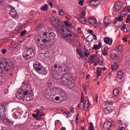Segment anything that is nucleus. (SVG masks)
<instances>
[{"label": "nucleus", "instance_id": "f704fd0d", "mask_svg": "<svg viewBox=\"0 0 130 130\" xmlns=\"http://www.w3.org/2000/svg\"><path fill=\"white\" fill-rule=\"evenodd\" d=\"M47 10H48V5L47 4H45L44 6L41 7V10L44 11V12H46Z\"/></svg>", "mask_w": 130, "mask_h": 130}, {"label": "nucleus", "instance_id": "0eeeda50", "mask_svg": "<svg viewBox=\"0 0 130 130\" xmlns=\"http://www.w3.org/2000/svg\"><path fill=\"white\" fill-rule=\"evenodd\" d=\"M8 7L10 9V16L13 18V19H15L16 20L19 19V15L17 14V11L15 9V8L13 7L12 5L8 4Z\"/></svg>", "mask_w": 130, "mask_h": 130}, {"label": "nucleus", "instance_id": "a878e982", "mask_svg": "<svg viewBox=\"0 0 130 130\" xmlns=\"http://www.w3.org/2000/svg\"><path fill=\"white\" fill-rule=\"evenodd\" d=\"M112 111V109L110 108V107H107L104 109V112L105 114H109Z\"/></svg>", "mask_w": 130, "mask_h": 130}, {"label": "nucleus", "instance_id": "c9c22d12", "mask_svg": "<svg viewBox=\"0 0 130 130\" xmlns=\"http://www.w3.org/2000/svg\"><path fill=\"white\" fill-rule=\"evenodd\" d=\"M100 69H101V68H100V67L97 68V70L96 73L97 75V78H98V77H99L100 75H101V70H100Z\"/></svg>", "mask_w": 130, "mask_h": 130}, {"label": "nucleus", "instance_id": "680f3d73", "mask_svg": "<svg viewBox=\"0 0 130 130\" xmlns=\"http://www.w3.org/2000/svg\"><path fill=\"white\" fill-rule=\"evenodd\" d=\"M52 85H53V83L51 82H48V86L50 88H51V87H52Z\"/></svg>", "mask_w": 130, "mask_h": 130}, {"label": "nucleus", "instance_id": "20e7f679", "mask_svg": "<svg viewBox=\"0 0 130 130\" xmlns=\"http://www.w3.org/2000/svg\"><path fill=\"white\" fill-rule=\"evenodd\" d=\"M34 69L37 73H39L41 75L47 74V70L38 61H36L35 63L34 64Z\"/></svg>", "mask_w": 130, "mask_h": 130}, {"label": "nucleus", "instance_id": "c756f323", "mask_svg": "<svg viewBox=\"0 0 130 130\" xmlns=\"http://www.w3.org/2000/svg\"><path fill=\"white\" fill-rule=\"evenodd\" d=\"M59 95L62 98H64V97H67V93L63 90H61L60 91V93H59Z\"/></svg>", "mask_w": 130, "mask_h": 130}, {"label": "nucleus", "instance_id": "6ab92c4d", "mask_svg": "<svg viewBox=\"0 0 130 130\" xmlns=\"http://www.w3.org/2000/svg\"><path fill=\"white\" fill-rule=\"evenodd\" d=\"M104 41L106 44L111 45V44H112L113 40H112V39H109L108 37H105L104 38Z\"/></svg>", "mask_w": 130, "mask_h": 130}, {"label": "nucleus", "instance_id": "aec40b11", "mask_svg": "<svg viewBox=\"0 0 130 130\" xmlns=\"http://www.w3.org/2000/svg\"><path fill=\"white\" fill-rule=\"evenodd\" d=\"M37 46L40 48H42V47H43V46H44V45H45V43L43 42L42 40V41H40V39H37Z\"/></svg>", "mask_w": 130, "mask_h": 130}, {"label": "nucleus", "instance_id": "9b49d317", "mask_svg": "<svg viewBox=\"0 0 130 130\" xmlns=\"http://www.w3.org/2000/svg\"><path fill=\"white\" fill-rule=\"evenodd\" d=\"M39 56H41V54H43V56H47V54L49 53V52L48 51V49H47L46 48H43L42 47V49L40 51Z\"/></svg>", "mask_w": 130, "mask_h": 130}, {"label": "nucleus", "instance_id": "1a4fd4ad", "mask_svg": "<svg viewBox=\"0 0 130 130\" xmlns=\"http://www.w3.org/2000/svg\"><path fill=\"white\" fill-rule=\"evenodd\" d=\"M43 95L44 96V97H46V98H48V99H49L50 98L51 96H52V93L51 92V90L50 88H48L46 89H45L43 91Z\"/></svg>", "mask_w": 130, "mask_h": 130}, {"label": "nucleus", "instance_id": "58836bf2", "mask_svg": "<svg viewBox=\"0 0 130 130\" xmlns=\"http://www.w3.org/2000/svg\"><path fill=\"white\" fill-rule=\"evenodd\" d=\"M108 20V19H107V18H106V17L104 18V22L105 26H107V25H109V24H110V22H107Z\"/></svg>", "mask_w": 130, "mask_h": 130}, {"label": "nucleus", "instance_id": "6e6d98bb", "mask_svg": "<svg viewBox=\"0 0 130 130\" xmlns=\"http://www.w3.org/2000/svg\"><path fill=\"white\" fill-rule=\"evenodd\" d=\"M79 5L82 6L84 5V0H81L79 2Z\"/></svg>", "mask_w": 130, "mask_h": 130}, {"label": "nucleus", "instance_id": "338daca9", "mask_svg": "<svg viewBox=\"0 0 130 130\" xmlns=\"http://www.w3.org/2000/svg\"><path fill=\"white\" fill-rule=\"evenodd\" d=\"M23 127L22 125H19V130H23Z\"/></svg>", "mask_w": 130, "mask_h": 130}, {"label": "nucleus", "instance_id": "4468645a", "mask_svg": "<svg viewBox=\"0 0 130 130\" xmlns=\"http://www.w3.org/2000/svg\"><path fill=\"white\" fill-rule=\"evenodd\" d=\"M54 44H55V39L50 38L49 41H48L47 44H46V46H49V47H50L51 46H53Z\"/></svg>", "mask_w": 130, "mask_h": 130}, {"label": "nucleus", "instance_id": "f8f14e48", "mask_svg": "<svg viewBox=\"0 0 130 130\" xmlns=\"http://www.w3.org/2000/svg\"><path fill=\"white\" fill-rule=\"evenodd\" d=\"M26 54H27L28 55H32V57H34L35 56V51L33 48H28L27 49V50H25L24 51Z\"/></svg>", "mask_w": 130, "mask_h": 130}, {"label": "nucleus", "instance_id": "c03bdc74", "mask_svg": "<svg viewBox=\"0 0 130 130\" xmlns=\"http://www.w3.org/2000/svg\"><path fill=\"white\" fill-rule=\"evenodd\" d=\"M116 48H117V50L118 51H122V45H120L118 47H116Z\"/></svg>", "mask_w": 130, "mask_h": 130}, {"label": "nucleus", "instance_id": "5fc2aeb1", "mask_svg": "<svg viewBox=\"0 0 130 130\" xmlns=\"http://www.w3.org/2000/svg\"><path fill=\"white\" fill-rule=\"evenodd\" d=\"M70 111L72 113H75V108L74 107L70 108Z\"/></svg>", "mask_w": 130, "mask_h": 130}, {"label": "nucleus", "instance_id": "c85d7f7f", "mask_svg": "<svg viewBox=\"0 0 130 130\" xmlns=\"http://www.w3.org/2000/svg\"><path fill=\"white\" fill-rule=\"evenodd\" d=\"M118 54V52L117 50H114L112 52V53L110 55L112 57H117V55Z\"/></svg>", "mask_w": 130, "mask_h": 130}, {"label": "nucleus", "instance_id": "f3484780", "mask_svg": "<svg viewBox=\"0 0 130 130\" xmlns=\"http://www.w3.org/2000/svg\"><path fill=\"white\" fill-rule=\"evenodd\" d=\"M85 99H87V101H85V104L83 106L84 109L85 111L88 110V108L90 107V101H89V99H88V97H86Z\"/></svg>", "mask_w": 130, "mask_h": 130}, {"label": "nucleus", "instance_id": "de8ad7c7", "mask_svg": "<svg viewBox=\"0 0 130 130\" xmlns=\"http://www.w3.org/2000/svg\"><path fill=\"white\" fill-rule=\"evenodd\" d=\"M64 24H65L66 26L69 27V25L71 24V22H69L68 21H64Z\"/></svg>", "mask_w": 130, "mask_h": 130}, {"label": "nucleus", "instance_id": "473e14b6", "mask_svg": "<svg viewBox=\"0 0 130 130\" xmlns=\"http://www.w3.org/2000/svg\"><path fill=\"white\" fill-rule=\"evenodd\" d=\"M113 93L114 94V96H118L119 94V90L117 88L114 89L113 91Z\"/></svg>", "mask_w": 130, "mask_h": 130}, {"label": "nucleus", "instance_id": "2eb2a0df", "mask_svg": "<svg viewBox=\"0 0 130 130\" xmlns=\"http://www.w3.org/2000/svg\"><path fill=\"white\" fill-rule=\"evenodd\" d=\"M118 67H119V64H118V61H116L114 62V64H112L111 66V69L113 72H115L117 69H118Z\"/></svg>", "mask_w": 130, "mask_h": 130}, {"label": "nucleus", "instance_id": "37998d69", "mask_svg": "<svg viewBox=\"0 0 130 130\" xmlns=\"http://www.w3.org/2000/svg\"><path fill=\"white\" fill-rule=\"evenodd\" d=\"M95 55H91L90 56H89V60H94V59H95Z\"/></svg>", "mask_w": 130, "mask_h": 130}, {"label": "nucleus", "instance_id": "4c0bfd02", "mask_svg": "<svg viewBox=\"0 0 130 130\" xmlns=\"http://www.w3.org/2000/svg\"><path fill=\"white\" fill-rule=\"evenodd\" d=\"M55 34L53 32H51L49 33V37L50 38H53V39H55Z\"/></svg>", "mask_w": 130, "mask_h": 130}, {"label": "nucleus", "instance_id": "a211bd4d", "mask_svg": "<svg viewBox=\"0 0 130 130\" xmlns=\"http://www.w3.org/2000/svg\"><path fill=\"white\" fill-rule=\"evenodd\" d=\"M33 55V54L32 55H29L26 52L24 51L22 54V56L25 60H28V59H30V58H32V56Z\"/></svg>", "mask_w": 130, "mask_h": 130}, {"label": "nucleus", "instance_id": "7ed1b4c3", "mask_svg": "<svg viewBox=\"0 0 130 130\" xmlns=\"http://www.w3.org/2000/svg\"><path fill=\"white\" fill-rule=\"evenodd\" d=\"M14 68V63L11 59L4 58L0 60V77H3L9 71H12Z\"/></svg>", "mask_w": 130, "mask_h": 130}, {"label": "nucleus", "instance_id": "0e129e2a", "mask_svg": "<svg viewBox=\"0 0 130 130\" xmlns=\"http://www.w3.org/2000/svg\"><path fill=\"white\" fill-rule=\"evenodd\" d=\"M81 16H83V17H85V16H86V11H83L81 13Z\"/></svg>", "mask_w": 130, "mask_h": 130}, {"label": "nucleus", "instance_id": "4d7b16f0", "mask_svg": "<svg viewBox=\"0 0 130 130\" xmlns=\"http://www.w3.org/2000/svg\"><path fill=\"white\" fill-rule=\"evenodd\" d=\"M2 53L3 54H6L7 53V49L4 48L2 49Z\"/></svg>", "mask_w": 130, "mask_h": 130}, {"label": "nucleus", "instance_id": "412c9836", "mask_svg": "<svg viewBox=\"0 0 130 130\" xmlns=\"http://www.w3.org/2000/svg\"><path fill=\"white\" fill-rule=\"evenodd\" d=\"M17 98L19 100H22L24 101V92L23 93L22 92H18L16 93Z\"/></svg>", "mask_w": 130, "mask_h": 130}, {"label": "nucleus", "instance_id": "603ef678", "mask_svg": "<svg viewBox=\"0 0 130 130\" xmlns=\"http://www.w3.org/2000/svg\"><path fill=\"white\" fill-rule=\"evenodd\" d=\"M92 50L95 49V50H97V49H99L98 48V46L96 45H94L93 47L92 48Z\"/></svg>", "mask_w": 130, "mask_h": 130}, {"label": "nucleus", "instance_id": "8fccbe9b", "mask_svg": "<svg viewBox=\"0 0 130 130\" xmlns=\"http://www.w3.org/2000/svg\"><path fill=\"white\" fill-rule=\"evenodd\" d=\"M27 33V30H24L23 31H22L21 33H20V36H24V35H25V34Z\"/></svg>", "mask_w": 130, "mask_h": 130}, {"label": "nucleus", "instance_id": "bb28decb", "mask_svg": "<svg viewBox=\"0 0 130 130\" xmlns=\"http://www.w3.org/2000/svg\"><path fill=\"white\" fill-rule=\"evenodd\" d=\"M123 76H124V73L122 71H118L117 73V77L118 79L121 80L123 78Z\"/></svg>", "mask_w": 130, "mask_h": 130}, {"label": "nucleus", "instance_id": "bf43d9fd", "mask_svg": "<svg viewBox=\"0 0 130 130\" xmlns=\"http://www.w3.org/2000/svg\"><path fill=\"white\" fill-rule=\"evenodd\" d=\"M106 104H108V105H112L113 103L111 101H107L106 102Z\"/></svg>", "mask_w": 130, "mask_h": 130}, {"label": "nucleus", "instance_id": "ddd939ff", "mask_svg": "<svg viewBox=\"0 0 130 130\" xmlns=\"http://www.w3.org/2000/svg\"><path fill=\"white\" fill-rule=\"evenodd\" d=\"M88 23L90 24V25L94 26L97 24V19L95 17H90L88 19Z\"/></svg>", "mask_w": 130, "mask_h": 130}, {"label": "nucleus", "instance_id": "2f4dec72", "mask_svg": "<svg viewBox=\"0 0 130 130\" xmlns=\"http://www.w3.org/2000/svg\"><path fill=\"white\" fill-rule=\"evenodd\" d=\"M13 116L15 119H18V118H19V116H20V113L18 112H15L13 114Z\"/></svg>", "mask_w": 130, "mask_h": 130}, {"label": "nucleus", "instance_id": "4be33fe9", "mask_svg": "<svg viewBox=\"0 0 130 130\" xmlns=\"http://www.w3.org/2000/svg\"><path fill=\"white\" fill-rule=\"evenodd\" d=\"M90 4L93 6H99L100 4V1L99 0H90Z\"/></svg>", "mask_w": 130, "mask_h": 130}, {"label": "nucleus", "instance_id": "864d4df0", "mask_svg": "<svg viewBox=\"0 0 130 130\" xmlns=\"http://www.w3.org/2000/svg\"><path fill=\"white\" fill-rule=\"evenodd\" d=\"M126 67L130 69V61H127L126 62Z\"/></svg>", "mask_w": 130, "mask_h": 130}, {"label": "nucleus", "instance_id": "f03ea898", "mask_svg": "<svg viewBox=\"0 0 130 130\" xmlns=\"http://www.w3.org/2000/svg\"><path fill=\"white\" fill-rule=\"evenodd\" d=\"M69 71V66L66 64L58 63L55 64L51 69V73L52 76L55 80H60V79H63L64 77H68L69 74L66 73L62 75L60 73L63 72H68Z\"/></svg>", "mask_w": 130, "mask_h": 130}, {"label": "nucleus", "instance_id": "79ce46f5", "mask_svg": "<svg viewBox=\"0 0 130 130\" xmlns=\"http://www.w3.org/2000/svg\"><path fill=\"white\" fill-rule=\"evenodd\" d=\"M63 113L68 116V117H71V112L69 111H64Z\"/></svg>", "mask_w": 130, "mask_h": 130}, {"label": "nucleus", "instance_id": "7c9ffc66", "mask_svg": "<svg viewBox=\"0 0 130 130\" xmlns=\"http://www.w3.org/2000/svg\"><path fill=\"white\" fill-rule=\"evenodd\" d=\"M77 52L78 53V54L82 58H84L85 57L84 56V55L83 54V52L80 50V49H77Z\"/></svg>", "mask_w": 130, "mask_h": 130}, {"label": "nucleus", "instance_id": "a19ab883", "mask_svg": "<svg viewBox=\"0 0 130 130\" xmlns=\"http://www.w3.org/2000/svg\"><path fill=\"white\" fill-rule=\"evenodd\" d=\"M90 125H91L88 130H94V126H93V123L90 122L89 123Z\"/></svg>", "mask_w": 130, "mask_h": 130}, {"label": "nucleus", "instance_id": "393cba45", "mask_svg": "<svg viewBox=\"0 0 130 130\" xmlns=\"http://www.w3.org/2000/svg\"><path fill=\"white\" fill-rule=\"evenodd\" d=\"M50 38L49 36H43V39H42V41H43V42L45 44V45H46L47 42L49 41Z\"/></svg>", "mask_w": 130, "mask_h": 130}, {"label": "nucleus", "instance_id": "6e6552de", "mask_svg": "<svg viewBox=\"0 0 130 130\" xmlns=\"http://www.w3.org/2000/svg\"><path fill=\"white\" fill-rule=\"evenodd\" d=\"M64 78L66 77L64 76L63 78H61L62 80V82L64 84V85H66V86H67V87L69 88H70V89L74 88L75 84L73 83V78L70 77L69 79H66L64 80L63 79H64Z\"/></svg>", "mask_w": 130, "mask_h": 130}, {"label": "nucleus", "instance_id": "3c124183", "mask_svg": "<svg viewBox=\"0 0 130 130\" xmlns=\"http://www.w3.org/2000/svg\"><path fill=\"white\" fill-rule=\"evenodd\" d=\"M129 21H130V14L128 15L127 17V19L125 21V22L127 23H129Z\"/></svg>", "mask_w": 130, "mask_h": 130}, {"label": "nucleus", "instance_id": "e2e57ef3", "mask_svg": "<svg viewBox=\"0 0 130 130\" xmlns=\"http://www.w3.org/2000/svg\"><path fill=\"white\" fill-rule=\"evenodd\" d=\"M102 54H103V55L106 56L107 55H108V53L107 52H106L105 51H103Z\"/></svg>", "mask_w": 130, "mask_h": 130}, {"label": "nucleus", "instance_id": "052dcab7", "mask_svg": "<svg viewBox=\"0 0 130 130\" xmlns=\"http://www.w3.org/2000/svg\"><path fill=\"white\" fill-rule=\"evenodd\" d=\"M59 14L60 15H64V12L62 11V9H61L59 11Z\"/></svg>", "mask_w": 130, "mask_h": 130}, {"label": "nucleus", "instance_id": "ea45409f", "mask_svg": "<svg viewBox=\"0 0 130 130\" xmlns=\"http://www.w3.org/2000/svg\"><path fill=\"white\" fill-rule=\"evenodd\" d=\"M125 11L127 12V13H130V6H127L125 8H124Z\"/></svg>", "mask_w": 130, "mask_h": 130}, {"label": "nucleus", "instance_id": "49530a36", "mask_svg": "<svg viewBox=\"0 0 130 130\" xmlns=\"http://www.w3.org/2000/svg\"><path fill=\"white\" fill-rule=\"evenodd\" d=\"M119 130H125V127L123 126L122 125H120Z\"/></svg>", "mask_w": 130, "mask_h": 130}, {"label": "nucleus", "instance_id": "39448f33", "mask_svg": "<svg viewBox=\"0 0 130 130\" xmlns=\"http://www.w3.org/2000/svg\"><path fill=\"white\" fill-rule=\"evenodd\" d=\"M9 114H10V111H9L7 108H4V113H1L0 114V119H3L4 122H6L7 123V125H9L11 123L13 124L12 121L8 118Z\"/></svg>", "mask_w": 130, "mask_h": 130}, {"label": "nucleus", "instance_id": "69168bd1", "mask_svg": "<svg viewBox=\"0 0 130 130\" xmlns=\"http://www.w3.org/2000/svg\"><path fill=\"white\" fill-rule=\"evenodd\" d=\"M36 118H37V119L38 120H39L41 119V115H37V117Z\"/></svg>", "mask_w": 130, "mask_h": 130}, {"label": "nucleus", "instance_id": "b1692460", "mask_svg": "<svg viewBox=\"0 0 130 130\" xmlns=\"http://www.w3.org/2000/svg\"><path fill=\"white\" fill-rule=\"evenodd\" d=\"M111 127V123L110 122H105L104 124V129H109Z\"/></svg>", "mask_w": 130, "mask_h": 130}, {"label": "nucleus", "instance_id": "e433bc0d", "mask_svg": "<svg viewBox=\"0 0 130 130\" xmlns=\"http://www.w3.org/2000/svg\"><path fill=\"white\" fill-rule=\"evenodd\" d=\"M120 16L123 18V17H125V15H126V11H125V10H123L122 11L120 14Z\"/></svg>", "mask_w": 130, "mask_h": 130}, {"label": "nucleus", "instance_id": "423d86ee", "mask_svg": "<svg viewBox=\"0 0 130 130\" xmlns=\"http://www.w3.org/2000/svg\"><path fill=\"white\" fill-rule=\"evenodd\" d=\"M23 101H31L34 99V95L33 94V91L32 90H26L23 91Z\"/></svg>", "mask_w": 130, "mask_h": 130}, {"label": "nucleus", "instance_id": "72a5a7b5", "mask_svg": "<svg viewBox=\"0 0 130 130\" xmlns=\"http://www.w3.org/2000/svg\"><path fill=\"white\" fill-rule=\"evenodd\" d=\"M126 24H124L121 28V30H123L125 33L128 32V30H127V28H126Z\"/></svg>", "mask_w": 130, "mask_h": 130}, {"label": "nucleus", "instance_id": "9d476101", "mask_svg": "<svg viewBox=\"0 0 130 130\" xmlns=\"http://www.w3.org/2000/svg\"><path fill=\"white\" fill-rule=\"evenodd\" d=\"M61 89L58 87H54L52 88V96H56V95H59L60 94V91Z\"/></svg>", "mask_w": 130, "mask_h": 130}, {"label": "nucleus", "instance_id": "f257e3e1", "mask_svg": "<svg viewBox=\"0 0 130 130\" xmlns=\"http://www.w3.org/2000/svg\"><path fill=\"white\" fill-rule=\"evenodd\" d=\"M51 24L53 27L56 29L57 33L59 35H61L67 41V42H73L76 40V36L72 30L69 29H63V24L59 19L55 18L54 19L51 20Z\"/></svg>", "mask_w": 130, "mask_h": 130}, {"label": "nucleus", "instance_id": "13d9d810", "mask_svg": "<svg viewBox=\"0 0 130 130\" xmlns=\"http://www.w3.org/2000/svg\"><path fill=\"white\" fill-rule=\"evenodd\" d=\"M4 93H5V94H6L7 95V94H9V89H5L4 90Z\"/></svg>", "mask_w": 130, "mask_h": 130}, {"label": "nucleus", "instance_id": "dca6fc26", "mask_svg": "<svg viewBox=\"0 0 130 130\" xmlns=\"http://www.w3.org/2000/svg\"><path fill=\"white\" fill-rule=\"evenodd\" d=\"M121 9V5H120V3L117 2L114 4V10L115 12H118Z\"/></svg>", "mask_w": 130, "mask_h": 130}, {"label": "nucleus", "instance_id": "a18cd8bd", "mask_svg": "<svg viewBox=\"0 0 130 130\" xmlns=\"http://www.w3.org/2000/svg\"><path fill=\"white\" fill-rule=\"evenodd\" d=\"M96 46H98V48H99V49H100V48L102 47V43H101V42H99V44L96 45Z\"/></svg>", "mask_w": 130, "mask_h": 130}, {"label": "nucleus", "instance_id": "774afa93", "mask_svg": "<svg viewBox=\"0 0 130 130\" xmlns=\"http://www.w3.org/2000/svg\"><path fill=\"white\" fill-rule=\"evenodd\" d=\"M14 129L15 130H19V125H16L14 126Z\"/></svg>", "mask_w": 130, "mask_h": 130}, {"label": "nucleus", "instance_id": "09e8293b", "mask_svg": "<svg viewBox=\"0 0 130 130\" xmlns=\"http://www.w3.org/2000/svg\"><path fill=\"white\" fill-rule=\"evenodd\" d=\"M88 53H89V51H88V50L84 51V56L86 57H88Z\"/></svg>", "mask_w": 130, "mask_h": 130}, {"label": "nucleus", "instance_id": "cd10ccee", "mask_svg": "<svg viewBox=\"0 0 130 130\" xmlns=\"http://www.w3.org/2000/svg\"><path fill=\"white\" fill-rule=\"evenodd\" d=\"M78 20L80 21L81 24H86L87 23V19L85 17H80Z\"/></svg>", "mask_w": 130, "mask_h": 130}, {"label": "nucleus", "instance_id": "5701e85b", "mask_svg": "<svg viewBox=\"0 0 130 130\" xmlns=\"http://www.w3.org/2000/svg\"><path fill=\"white\" fill-rule=\"evenodd\" d=\"M123 20V17H121V16H119L118 17H116L113 22V24H115V25L117 24V23L118 22H121Z\"/></svg>", "mask_w": 130, "mask_h": 130}]
</instances>
